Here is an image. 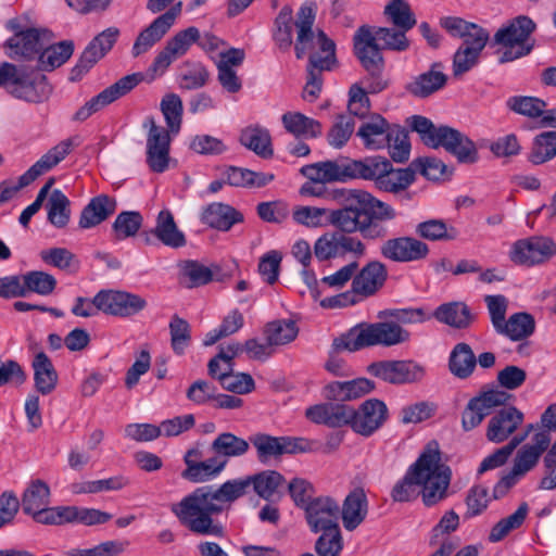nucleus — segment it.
Returning a JSON list of instances; mask_svg holds the SVG:
<instances>
[{"label":"nucleus","instance_id":"obj_2","mask_svg":"<svg viewBox=\"0 0 556 556\" xmlns=\"http://www.w3.org/2000/svg\"><path fill=\"white\" fill-rule=\"evenodd\" d=\"M451 475L450 467L441 463L437 443H429L405 476L394 484L391 498L404 503L420 495L422 503L431 507L446 497Z\"/></svg>","mask_w":556,"mask_h":556},{"label":"nucleus","instance_id":"obj_8","mask_svg":"<svg viewBox=\"0 0 556 556\" xmlns=\"http://www.w3.org/2000/svg\"><path fill=\"white\" fill-rule=\"evenodd\" d=\"M408 125L427 147H443L459 163L473 164L478 161L476 144L459 130L448 126L435 127L429 118L421 115H413L408 119Z\"/></svg>","mask_w":556,"mask_h":556},{"label":"nucleus","instance_id":"obj_14","mask_svg":"<svg viewBox=\"0 0 556 556\" xmlns=\"http://www.w3.org/2000/svg\"><path fill=\"white\" fill-rule=\"evenodd\" d=\"M250 442L256 450L258 462L264 465H268L273 459H278L285 454L306 453L315 450V443L305 438L255 433L250 437Z\"/></svg>","mask_w":556,"mask_h":556},{"label":"nucleus","instance_id":"obj_37","mask_svg":"<svg viewBox=\"0 0 556 556\" xmlns=\"http://www.w3.org/2000/svg\"><path fill=\"white\" fill-rule=\"evenodd\" d=\"M315 16V4L313 2L302 4L296 14L295 27L298 36L294 50L298 59H302L306 54V46L314 42L313 25Z\"/></svg>","mask_w":556,"mask_h":556},{"label":"nucleus","instance_id":"obj_60","mask_svg":"<svg viewBox=\"0 0 556 556\" xmlns=\"http://www.w3.org/2000/svg\"><path fill=\"white\" fill-rule=\"evenodd\" d=\"M506 105L517 114L529 118H541L543 109L547 106V103L536 97L514 96L507 100Z\"/></svg>","mask_w":556,"mask_h":556},{"label":"nucleus","instance_id":"obj_35","mask_svg":"<svg viewBox=\"0 0 556 556\" xmlns=\"http://www.w3.org/2000/svg\"><path fill=\"white\" fill-rule=\"evenodd\" d=\"M281 123L286 131L298 139H314L323 135L321 123L301 112L289 111L283 113Z\"/></svg>","mask_w":556,"mask_h":556},{"label":"nucleus","instance_id":"obj_48","mask_svg":"<svg viewBox=\"0 0 556 556\" xmlns=\"http://www.w3.org/2000/svg\"><path fill=\"white\" fill-rule=\"evenodd\" d=\"M49 503V485L45 481L36 479L30 481V483L25 489L20 505H22L23 511L26 515L31 516L43 506H48Z\"/></svg>","mask_w":556,"mask_h":556},{"label":"nucleus","instance_id":"obj_45","mask_svg":"<svg viewBox=\"0 0 556 556\" xmlns=\"http://www.w3.org/2000/svg\"><path fill=\"white\" fill-rule=\"evenodd\" d=\"M415 232L419 238L433 242L453 241L458 238V230L440 218H430L418 223Z\"/></svg>","mask_w":556,"mask_h":556},{"label":"nucleus","instance_id":"obj_29","mask_svg":"<svg viewBox=\"0 0 556 556\" xmlns=\"http://www.w3.org/2000/svg\"><path fill=\"white\" fill-rule=\"evenodd\" d=\"M393 125L381 115L374 114L362 122L356 136L362 139L366 149L381 150L388 146Z\"/></svg>","mask_w":556,"mask_h":556},{"label":"nucleus","instance_id":"obj_11","mask_svg":"<svg viewBox=\"0 0 556 556\" xmlns=\"http://www.w3.org/2000/svg\"><path fill=\"white\" fill-rule=\"evenodd\" d=\"M7 28L13 33L3 43L7 56L18 63L35 64L45 47V38L48 31L35 27H25L17 18L8 21Z\"/></svg>","mask_w":556,"mask_h":556},{"label":"nucleus","instance_id":"obj_24","mask_svg":"<svg viewBox=\"0 0 556 556\" xmlns=\"http://www.w3.org/2000/svg\"><path fill=\"white\" fill-rule=\"evenodd\" d=\"M349 418L351 428L358 434L369 437L376 432L387 420L388 408L378 399L366 400L358 409L352 407Z\"/></svg>","mask_w":556,"mask_h":556},{"label":"nucleus","instance_id":"obj_6","mask_svg":"<svg viewBox=\"0 0 556 556\" xmlns=\"http://www.w3.org/2000/svg\"><path fill=\"white\" fill-rule=\"evenodd\" d=\"M305 518L309 529L321 532L315 543L318 556H339L343 539L339 527L340 505L330 496H318L306 505Z\"/></svg>","mask_w":556,"mask_h":556},{"label":"nucleus","instance_id":"obj_54","mask_svg":"<svg viewBox=\"0 0 556 556\" xmlns=\"http://www.w3.org/2000/svg\"><path fill=\"white\" fill-rule=\"evenodd\" d=\"M529 511V506L526 502L521 503L517 510L506 518L496 522L490 531L489 541L496 543L502 541L510 531L518 529Z\"/></svg>","mask_w":556,"mask_h":556},{"label":"nucleus","instance_id":"obj_57","mask_svg":"<svg viewBox=\"0 0 556 556\" xmlns=\"http://www.w3.org/2000/svg\"><path fill=\"white\" fill-rule=\"evenodd\" d=\"M415 180V169L412 164L406 168H393L380 180L379 189L390 193H397L408 188Z\"/></svg>","mask_w":556,"mask_h":556},{"label":"nucleus","instance_id":"obj_51","mask_svg":"<svg viewBox=\"0 0 556 556\" xmlns=\"http://www.w3.org/2000/svg\"><path fill=\"white\" fill-rule=\"evenodd\" d=\"M350 341V331L341 334L332 341L331 349L328 353V359L325 363V369L333 376L337 377H348L352 374L351 367L346 364V362L339 356V354L343 351L346 352H356L357 350H352V348H346L344 343Z\"/></svg>","mask_w":556,"mask_h":556},{"label":"nucleus","instance_id":"obj_44","mask_svg":"<svg viewBox=\"0 0 556 556\" xmlns=\"http://www.w3.org/2000/svg\"><path fill=\"white\" fill-rule=\"evenodd\" d=\"M434 317L451 327L464 329L467 328L475 319L470 308L462 302H452L440 305Z\"/></svg>","mask_w":556,"mask_h":556},{"label":"nucleus","instance_id":"obj_23","mask_svg":"<svg viewBox=\"0 0 556 556\" xmlns=\"http://www.w3.org/2000/svg\"><path fill=\"white\" fill-rule=\"evenodd\" d=\"M556 254V243L548 237H530L514 243L510 258L514 263L533 266Z\"/></svg>","mask_w":556,"mask_h":556},{"label":"nucleus","instance_id":"obj_13","mask_svg":"<svg viewBox=\"0 0 556 556\" xmlns=\"http://www.w3.org/2000/svg\"><path fill=\"white\" fill-rule=\"evenodd\" d=\"M350 331V341L344 343L352 350L374 345L391 346L408 340L409 333L395 323L362 324Z\"/></svg>","mask_w":556,"mask_h":556},{"label":"nucleus","instance_id":"obj_3","mask_svg":"<svg viewBox=\"0 0 556 556\" xmlns=\"http://www.w3.org/2000/svg\"><path fill=\"white\" fill-rule=\"evenodd\" d=\"M233 503L226 482L218 488L204 485L172 505L170 510L181 526L189 531L202 534L223 536L224 527L216 517Z\"/></svg>","mask_w":556,"mask_h":556},{"label":"nucleus","instance_id":"obj_17","mask_svg":"<svg viewBox=\"0 0 556 556\" xmlns=\"http://www.w3.org/2000/svg\"><path fill=\"white\" fill-rule=\"evenodd\" d=\"M283 482V476L276 470H264L252 476L226 481L233 502L248 494L251 488L260 497L268 501Z\"/></svg>","mask_w":556,"mask_h":556},{"label":"nucleus","instance_id":"obj_33","mask_svg":"<svg viewBox=\"0 0 556 556\" xmlns=\"http://www.w3.org/2000/svg\"><path fill=\"white\" fill-rule=\"evenodd\" d=\"M441 67L440 62L433 63L429 71L417 75L406 85V91L417 98H427L442 89L447 83V76Z\"/></svg>","mask_w":556,"mask_h":556},{"label":"nucleus","instance_id":"obj_43","mask_svg":"<svg viewBox=\"0 0 556 556\" xmlns=\"http://www.w3.org/2000/svg\"><path fill=\"white\" fill-rule=\"evenodd\" d=\"M476 365L477 357L469 344L460 342L453 348L448 358V369L455 377L468 378L473 372Z\"/></svg>","mask_w":556,"mask_h":556},{"label":"nucleus","instance_id":"obj_50","mask_svg":"<svg viewBox=\"0 0 556 556\" xmlns=\"http://www.w3.org/2000/svg\"><path fill=\"white\" fill-rule=\"evenodd\" d=\"M46 208L47 218L50 224L56 228L67 226L71 218V202L60 189H54L49 194Z\"/></svg>","mask_w":556,"mask_h":556},{"label":"nucleus","instance_id":"obj_1","mask_svg":"<svg viewBox=\"0 0 556 556\" xmlns=\"http://www.w3.org/2000/svg\"><path fill=\"white\" fill-rule=\"evenodd\" d=\"M340 193L344 203L342 207L329 211V226L346 236L359 233L367 241H378L389 236L383 222L396 217L391 205L359 189H342Z\"/></svg>","mask_w":556,"mask_h":556},{"label":"nucleus","instance_id":"obj_31","mask_svg":"<svg viewBox=\"0 0 556 556\" xmlns=\"http://www.w3.org/2000/svg\"><path fill=\"white\" fill-rule=\"evenodd\" d=\"M551 444V435L546 430L536 432L531 443L522 445L515 457L514 468L522 476L532 470L539 463L542 454Z\"/></svg>","mask_w":556,"mask_h":556},{"label":"nucleus","instance_id":"obj_10","mask_svg":"<svg viewBox=\"0 0 556 556\" xmlns=\"http://www.w3.org/2000/svg\"><path fill=\"white\" fill-rule=\"evenodd\" d=\"M535 28L536 24L527 15H519L498 28L492 45L503 48L500 63L510 62L529 54L532 46L527 41Z\"/></svg>","mask_w":556,"mask_h":556},{"label":"nucleus","instance_id":"obj_15","mask_svg":"<svg viewBox=\"0 0 556 556\" xmlns=\"http://www.w3.org/2000/svg\"><path fill=\"white\" fill-rule=\"evenodd\" d=\"M313 252L315 257L320 262L346 254H352L359 258L366 255L367 247L358 237L346 236L337 231H328L315 241Z\"/></svg>","mask_w":556,"mask_h":556},{"label":"nucleus","instance_id":"obj_7","mask_svg":"<svg viewBox=\"0 0 556 556\" xmlns=\"http://www.w3.org/2000/svg\"><path fill=\"white\" fill-rule=\"evenodd\" d=\"M388 277V267L379 260H370L362 267L357 261H352L333 274L323 277L320 282L329 288L340 290L351 281L353 292L367 299L383 289Z\"/></svg>","mask_w":556,"mask_h":556},{"label":"nucleus","instance_id":"obj_42","mask_svg":"<svg viewBox=\"0 0 556 556\" xmlns=\"http://www.w3.org/2000/svg\"><path fill=\"white\" fill-rule=\"evenodd\" d=\"M239 141L263 159L271 157L274 154L270 134L268 129L262 126L252 125L245 127L240 132Z\"/></svg>","mask_w":556,"mask_h":556},{"label":"nucleus","instance_id":"obj_38","mask_svg":"<svg viewBox=\"0 0 556 556\" xmlns=\"http://www.w3.org/2000/svg\"><path fill=\"white\" fill-rule=\"evenodd\" d=\"M250 444L247 440L235 435L231 432L218 434L211 444L214 457L226 467L229 458L240 457L249 451Z\"/></svg>","mask_w":556,"mask_h":556},{"label":"nucleus","instance_id":"obj_56","mask_svg":"<svg viewBox=\"0 0 556 556\" xmlns=\"http://www.w3.org/2000/svg\"><path fill=\"white\" fill-rule=\"evenodd\" d=\"M383 13L396 28L404 31H408L417 23L409 4L404 0H392L386 5Z\"/></svg>","mask_w":556,"mask_h":556},{"label":"nucleus","instance_id":"obj_46","mask_svg":"<svg viewBox=\"0 0 556 556\" xmlns=\"http://www.w3.org/2000/svg\"><path fill=\"white\" fill-rule=\"evenodd\" d=\"M315 43L318 49L311 53L308 68L317 70L319 73L330 71L337 62L334 41L328 38L323 30H319Z\"/></svg>","mask_w":556,"mask_h":556},{"label":"nucleus","instance_id":"obj_39","mask_svg":"<svg viewBox=\"0 0 556 556\" xmlns=\"http://www.w3.org/2000/svg\"><path fill=\"white\" fill-rule=\"evenodd\" d=\"M31 366L36 390L42 395L53 392L56 388L59 376L48 355L45 352L37 353Z\"/></svg>","mask_w":556,"mask_h":556},{"label":"nucleus","instance_id":"obj_27","mask_svg":"<svg viewBox=\"0 0 556 556\" xmlns=\"http://www.w3.org/2000/svg\"><path fill=\"white\" fill-rule=\"evenodd\" d=\"M352 406L333 403L315 404L305 409V417L313 424L340 428L349 424Z\"/></svg>","mask_w":556,"mask_h":556},{"label":"nucleus","instance_id":"obj_63","mask_svg":"<svg viewBox=\"0 0 556 556\" xmlns=\"http://www.w3.org/2000/svg\"><path fill=\"white\" fill-rule=\"evenodd\" d=\"M161 111L165 117L167 129L169 132L178 134L182 118V101L175 93L166 94L161 101Z\"/></svg>","mask_w":556,"mask_h":556},{"label":"nucleus","instance_id":"obj_53","mask_svg":"<svg viewBox=\"0 0 556 556\" xmlns=\"http://www.w3.org/2000/svg\"><path fill=\"white\" fill-rule=\"evenodd\" d=\"M222 387L237 394H247L254 390L255 383L251 375L244 372H233L231 366L223 368L218 376Z\"/></svg>","mask_w":556,"mask_h":556},{"label":"nucleus","instance_id":"obj_19","mask_svg":"<svg viewBox=\"0 0 556 556\" xmlns=\"http://www.w3.org/2000/svg\"><path fill=\"white\" fill-rule=\"evenodd\" d=\"M143 79L141 73L126 75L97 96L87 101L74 115V119L83 122L93 113L102 110L115 100L130 92Z\"/></svg>","mask_w":556,"mask_h":556},{"label":"nucleus","instance_id":"obj_34","mask_svg":"<svg viewBox=\"0 0 556 556\" xmlns=\"http://www.w3.org/2000/svg\"><path fill=\"white\" fill-rule=\"evenodd\" d=\"M201 222L211 228L228 231L235 224L243 222V215L228 204L214 202L203 208Z\"/></svg>","mask_w":556,"mask_h":556},{"label":"nucleus","instance_id":"obj_47","mask_svg":"<svg viewBox=\"0 0 556 556\" xmlns=\"http://www.w3.org/2000/svg\"><path fill=\"white\" fill-rule=\"evenodd\" d=\"M535 329V321L531 314L519 312L509 316L496 332L513 341H520L530 337Z\"/></svg>","mask_w":556,"mask_h":556},{"label":"nucleus","instance_id":"obj_30","mask_svg":"<svg viewBox=\"0 0 556 556\" xmlns=\"http://www.w3.org/2000/svg\"><path fill=\"white\" fill-rule=\"evenodd\" d=\"M523 421V413L515 406H509L498 410L488 424L486 439L493 443H502Z\"/></svg>","mask_w":556,"mask_h":556},{"label":"nucleus","instance_id":"obj_25","mask_svg":"<svg viewBox=\"0 0 556 556\" xmlns=\"http://www.w3.org/2000/svg\"><path fill=\"white\" fill-rule=\"evenodd\" d=\"M181 12V2L172 7L164 14L156 17L147 28H144L136 38L132 46L134 56H138L149 51L173 26L176 17Z\"/></svg>","mask_w":556,"mask_h":556},{"label":"nucleus","instance_id":"obj_61","mask_svg":"<svg viewBox=\"0 0 556 556\" xmlns=\"http://www.w3.org/2000/svg\"><path fill=\"white\" fill-rule=\"evenodd\" d=\"M387 148H389L390 156L394 162H406L410 154L407 130L399 125H393Z\"/></svg>","mask_w":556,"mask_h":556},{"label":"nucleus","instance_id":"obj_55","mask_svg":"<svg viewBox=\"0 0 556 556\" xmlns=\"http://www.w3.org/2000/svg\"><path fill=\"white\" fill-rule=\"evenodd\" d=\"M264 333L268 344L283 345L296 338L299 328L293 320H275L266 325Z\"/></svg>","mask_w":556,"mask_h":556},{"label":"nucleus","instance_id":"obj_41","mask_svg":"<svg viewBox=\"0 0 556 556\" xmlns=\"http://www.w3.org/2000/svg\"><path fill=\"white\" fill-rule=\"evenodd\" d=\"M223 176L226 184L241 188H262L271 182L274 174L254 172L243 167L229 166Z\"/></svg>","mask_w":556,"mask_h":556},{"label":"nucleus","instance_id":"obj_18","mask_svg":"<svg viewBox=\"0 0 556 556\" xmlns=\"http://www.w3.org/2000/svg\"><path fill=\"white\" fill-rule=\"evenodd\" d=\"M143 127L148 129L146 162L153 173H163L168 168L172 132L159 126L151 116Z\"/></svg>","mask_w":556,"mask_h":556},{"label":"nucleus","instance_id":"obj_5","mask_svg":"<svg viewBox=\"0 0 556 556\" xmlns=\"http://www.w3.org/2000/svg\"><path fill=\"white\" fill-rule=\"evenodd\" d=\"M406 31L397 28L361 26L353 38L354 51L361 64L374 75L382 72L381 49L405 51L409 47Z\"/></svg>","mask_w":556,"mask_h":556},{"label":"nucleus","instance_id":"obj_62","mask_svg":"<svg viewBox=\"0 0 556 556\" xmlns=\"http://www.w3.org/2000/svg\"><path fill=\"white\" fill-rule=\"evenodd\" d=\"M170 346L177 355H182L191 342V328L189 323L174 315L169 321Z\"/></svg>","mask_w":556,"mask_h":556},{"label":"nucleus","instance_id":"obj_28","mask_svg":"<svg viewBox=\"0 0 556 556\" xmlns=\"http://www.w3.org/2000/svg\"><path fill=\"white\" fill-rule=\"evenodd\" d=\"M375 389V383L367 378L346 381H332L321 391L324 399L332 402H348L362 397Z\"/></svg>","mask_w":556,"mask_h":556},{"label":"nucleus","instance_id":"obj_49","mask_svg":"<svg viewBox=\"0 0 556 556\" xmlns=\"http://www.w3.org/2000/svg\"><path fill=\"white\" fill-rule=\"evenodd\" d=\"M556 156V130L540 132L533 138L528 161L533 165H542Z\"/></svg>","mask_w":556,"mask_h":556},{"label":"nucleus","instance_id":"obj_40","mask_svg":"<svg viewBox=\"0 0 556 556\" xmlns=\"http://www.w3.org/2000/svg\"><path fill=\"white\" fill-rule=\"evenodd\" d=\"M47 43L45 40V47L35 63L41 73L51 72L60 67L74 52V42L72 40H63L51 46H47Z\"/></svg>","mask_w":556,"mask_h":556},{"label":"nucleus","instance_id":"obj_26","mask_svg":"<svg viewBox=\"0 0 556 556\" xmlns=\"http://www.w3.org/2000/svg\"><path fill=\"white\" fill-rule=\"evenodd\" d=\"M143 239L147 244H153L154 240H157L173 249L182 248L187 242L184 232L178 229L174 216L168 210L159 213L155 227L143 232Z\"/></svg>","mask_w":556,"mask_h":556},{"label":"nucleus","instance_id":"obj_9","mask_svg":"<svg viewBox=\"0 0 556 556\" xmlns=\"http://www.w3.org/2000/svg\"><path fill=\"white\" fill-rule=\"evenodd\" d=\"M3 89L15 99L27 103H42L52 93V86L36 64L2 62Z\"/></svg>","mask_w":556,"mask_h":556},{"label":"nucleus","instance_id":"obj_22","mask_svg":"<svg viewBox=\"0 0 556 556\" xmlns=\"http://www.w3.org/2000/svg\"><path fill=\"white\" fill-rule=\"evenodd\" d=\"M119 36L116 27H109L97 35L83 51L77 64L71 71V80H79L114 46Z\"/></svg>","mask_w":556,"mask_h":556},{"label":"nucleus","instance_id":"obj_4","mask_svg":"<svg viewBox=\"0 0 556 556\" xmlns=\"http://www.w3.org/2000/svg\"><path fill=\"white\" fill-rule=\"evenodd\" d=\"M391 170V162L380 155L362 160L342 157L325 161L303 167L302 173L314 180L346 182L353 179L375 181L379 189L380 180Z\"/></svg>","mask_w":556,"mask_h":556},{"label":"nucleus","instance_id":"obj_32","mask_svg":"<svg viewBox=\"0 0 556 556\" xmlns=\"http://www.w3.org/2000/svg\"><path fill=\"white\" fill-rule=\"evenodd\" d=\"M368 514V500L362 488H355L344 498L340 507V517L348 531L355 530L364 522Z\"/></svg>","mask_w":556,"mask_h":556},{"label":"nucleus","instance_id":"obj_36","mask_svg":"<svg viewBox=\"0 0 556 556\" xmlns=\"http://www.w3.org/2000/svg\"><path fill=\"white\" fill-rule=\"evenodd\" d=\"M116 206V200L106 194L92 198L81 211L79 227L88 229L101 224L115 213Z\"/></svg>","mask_w":556,"mask_h":556},{"label":"nucleus","instance_id":"obj_59","mask_svg":"<svg viewBox=\"0 0 556 556\" xmlns=\"http://www.w3.org/2000/svg\"><path fill=\"white\" fill-rule=\"evenodd\" d=\"M210 78L205 66L201 63L186 62L179 74V87L186 90H194L204 87Z\"/></svg>","mask_w":556,"mask_h":556},{"label":"nucleus","instance_id":"obj_20","mask_svg":"<svg viewBox=\"0 0 556 556\" xmlns=\"http://www.w3.org/2000/svg\"><path fill=\"white\" fill-rule=\"evenodd\" d=\"M511 397L513 395L505 391L490 390L471 399L463 412V429L465 431L475 429L484 417L491 415L496 407L505 405Z\"/></svg>","mask_w":556,"mask_h":556},{"label":"nucleus","instance_id":"obj_16","mask_svg":"<svg viewBox=\"0 0 556 556\" xmlns=\"http://www.w3.org/2000/svg\"><path fill=\"white\" fill-rule=\"evenodd\" d=\"M379 254L382 258L393 263H412L425 260L430 253L429 245L410 236H400L381 240Z\"/></svg>","mask_w":556,"mask_h":556},{"label":"nucleus","instance_id":"obj_64","mask_svg":"<svg viewBox=\"0 0 556 556\" xmlns=\"http://www.w3.org/2000/svg\"><path fill=\"white\" fill-rule=\"evenodd\" d=\"M274 40L281 50L292 45V9L285 5L275 18Z\"/></svg>","mask_w":556,"mask_h":556},{"label":"nucleus","instance_id":"obj_52","mask_svg":"<svg viewBox=\"0 0 556 556\" xmlns=\"http://www.w3.org/2000/svg\"><path fill=\"white\" fill-rule=\"evenodd\" d=\"M224 469L223 463L213 456L192 464L181 472V477L193 483H201L216 478Z\"/></svg>","mask_w":556,"mask_h":556},{"label":"nucleus","instance_id":"obj_58","mask_svg":"<svg viewBox=\"0 0 556 556\" xmlns=\"http://www.w3.org/2000/svg\"><path fill=\"white\" fill-rule=\"evenodd\" d=\"M143 217L137 211H124L117 215L112 231L116 240L134 237L142 226Z\"/></svg>","mask_w":556,"mask_h":556},{"label":"nucleus","instance_id":"obj_21","mask_svg":"<svg viewBox=\"0 0 556 556\" xmlns=\"http://www.w3.org/2000/svg\"><path fill=\"white\" fill-rule=\"evenodd\" d=\"M96 304L105 314L130 317L144 309L147 301L126 291L102 290L96 294Z\"/></svg>","mask_w":556,"mask_h":556},{"label":"nucleus","instance_id":"obj_12","mask_svg":"<svg viewBox=\"0 0 556 556\" xmlns=\"http://www.w3.org/2000/svg\"><path fill=\"white\" fill-rule=\"evenodd\" d=\"M74 146L73 138L62 140L21 175L16 185L12 181L0 182V204L10 201L21 189L27 187L39 176L55 167L72 152Z\"/></svg>","mask_w":556,"mask_h":556}]
</instances>
